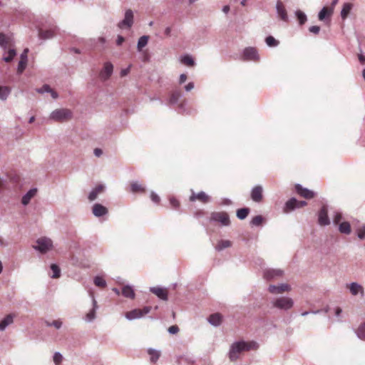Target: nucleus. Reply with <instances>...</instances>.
<instances>
[{
  "label": "nucleus",
  "instance_id": "52",
  "mask_svg": "<svg viewBox=\"0 0 365 365\" xmlns=\"http://www.w3.org/2000/svg\"><path fill=\"white\" fill-rule=\"evenodd\" d=\"M62 360H63V356L60 353L56 352L54 354L53 362L56 365H60L61 363L62 362Z\"/></svg>",
  "mask_w": 365,
  "mask_h": 365
},
{
  "label": "nucleus",
  "instance_id": "45",
  "mask_svg": "<svg viewBox=\"0 0 365 365\" xmlns=\"http://www.w3.org/2000/svg\"><path fill=\"white\" fill-rule=\"evenodd\" d=\"M264 218L262 215H257L254 217L250 221L252 226H260L262 224Z\"/></svg>",
  "mask_w": 365,
  "mask_h": 365
},
{
  "label": "nucleus",
  "instance_id": "10",
  "mask_svg": "<svg viewBox=\"0 0 365 365\" xmlns=\"http://www.w3.org/2000/svg\"><path fill=\"white\" fill-rule=\"evenodd\" d=\"M291 290V287L288 284L282 283L278 285L270 284L268 287V291L274 294H282L283 292H287Z\"/></svg>",
  "mask_w": 365,
  "mask_h": 365
},
{
  "label": "nucleus",
  "instance_id": "47",
  "mask_svg": "<svg viewBox=\"0 0 365 365\" xmlns=\"http://www.w3.org/2000/svg\"><path fill=\"white\" fill-rule=\"evenodd\" d=\"M9 39L3 33H0V46L4 48H6L9 46Z\"/></svg>",
  "mask_w": 365,
  "mask_h": 365
},
{
  "label": "nucleus",
  "instance_id": "1",
  "mask_svg": "<svg viewBox=\"0 0 365 365\" xmlns=\"http://www.w3.org/2000/svg\"><path fill=\"white\" fill-rule=\"evenodd\" d=\"M72 256L70 257V262L76 266H81L83 262V250L79 242L72 239L70 240V252Z\"/></svg>",
  "mask_w": 365,
  "mask_h": 365
},
{
  "label": "nucleus",
  "instance_id": "49",
  "mask_svg": "<svg viewBox=\"0 0 365 365\" xmlns=\"http://www.w3.org/2000/svg\"><path fill=\"white\" fill-rule=\"evenodd\" d=\"M16 51L14 49L10 48L8 51V56L4 58V61L7 63L11 62L16 56Z\"/></svg>",
  "mask_w": 365,
  "mask_h": 365
},
{
  "label": "nucleus",
  "instance_id": "37",
  "mask_svg": "<svg viewBox=\"0 0 365 365\" xmlns=\"http://www.w3.org/2000/svg\"><path fill=\"white\" fill-rule=\"evenodd\" d=\"M231 246V242L230 240H220L218 242L215 247V250L218 252L223 250L225 248H228Z\"/></svg>",
  "mask_w": 365,
  "mask_h": 365
},
{
  "label": "nucleus",
  "instance_id": "20",
  "mask_svg": "<svg viewBox=\"0 0 365 365\" xmlns=\"http://www.w3.org/2000/svg\"><path fill=\"white\" fill-rule=\"evenodd\" d=\"M196 200H199L200 201L206 203L210 201V197L203 191H201L197 194H195L194 192H192L191 196L190 197V200L193 202Z\"/></svg>",
  "mask_w": 365,
  "mask_h": 365
},
{
  "label": "nucleus",
  "instance_id": "18",
  "mask_svg": "<svg viewBox=\"0 0 365 365\" xmlns=\"http://www.w3.org/2000/svg\"><path fill=\"white\" fill-rule=\"evenodd\" d=\"M150 291L160 299L164 301L168 300V291L166 289L159 287H152L150 288Z\"/></svg>",
  "mask_w": 365,
  "mask_h": 365
},
{
  "label": "nucleus",
  "instance_id": "51",
  "mask_svg": "<svg viewBox=\"0 0 365 365\" xmlns=\"http://www.w3.org/2000/svg\"><path fill=\"white\" fill-rule=\"evenodd\" d=\"M357 237L360 240L365 239V225H362L356 230Z\"/></svg>",
  "mask_w": 365,
  "mask_h": 365
},
{
  "label": "nucleus",
  "instance_id": "44",
  "mask_svg": "<svg viewBox=\"0 0 365 365\" xmlns=\"http://www.w3.org/2000/svg\"><path fill=\"white\" fill-rule=\"evenodd\" d=\"M266 44L269 47H276L279 45V42L276 40L272 36H269L265 38Z\"/></svg>",
  "mask_w": 365,
  "mask_h": 365
},
{
  "label": "nucleus",
  "instance_id": "6",
  "mask_svg": "<svg viewBox=\"0 0 365 365\" xmlns=\"http://www.w3.org/2000/svg\"><path fill=\"white\" fill-rule=\"evenodd\" d=\"M134 21L133 12L131 9H127L125 12L124 19L118 24V27L120 29H130Z\"/></svg>",
  "mask_w": 365,
  "mask_h": 365
},
{
  "label": "nucleus",
  "instance_id": "61",
  "mask_svg": "<svg viewBox=\"0 0 365 365\" xmlns=\"http://www.w3.org/2000/svg\"><path fill=\"white\" fill-rule=\"evenodd\" d=\"M130 67L131 66L130 65L128 68L122 69L120 71V76L123 77L128 75V73L130 72Z\"/></svg>",
  "mask_w": 365,
  "mask_h": 365
},
{
  "label": "nucleus",
  "instance_id": "34",
  "mask_svg": "<svg viewBox=\"0 0 365 365\" xmlns=\"http://www.w3.org/2000/svg\"><path fill=\"white\" fill-rule=\"evenodd\" d=\"M149 36L144 35L139 38L137 43V49L138 51H141L148 42Z\"/></svg>",
  "mask_w": 365,
  "mask_h": 365
},
{
  "label": "nucleus",
  "instance_id": "50",
  "mask_svg": "<svg viewBox=\"0 0 365 365\" xmlns=\"http://www.w3.org/2000/svg\"><path fill=\"white\" fill-rule=\"evenodd\" d=\"M46 324L48 327L53 326L56 329H58L59 328H61V327L62 325V322L60 319H56V320H53L52 322L46 321Z\"/></svg>",
  "mask_w": 365,
  "mask_h": 365
},
{
  "label": "nucleus",
  "instance_id": "36",
  "mask_svg": "<svg viewBox=\"0 0 365 365\" xmlns=\"http://www.w3.org/2000/svg\"><path fill=\"white\" fill-rule=\"evenodd\" d=\"M355 333L359 339L365 341V322L359 326Z\"/></svg>",
  "mask_w": 365,
  "mask_h": 365
},
{
  "label": "nucleus",
  "instance_id": "30",
  "mask_svg": "<svg viewBox=\"0 0 365 365\" xmlns=\"http://www.w3.org/2000/svg\"><path fill=\"white\" fill-rule=\"evenodd\" d=\"M148 354L150 355V359L152 363H155L160 356V351L152 348L148 349Z\"/></svg>",
  "mask_w": 365,
  "mask_h": 365
},
{
  "label": "nucleus",
  "instance_id": "26",
  "mask_svg": "<svg viewBox=\"0 0 365 365\" xmlns=\"http://www.w3.org/2000/svg\"><path fill=\"white\" fill-rule=\"evenodd\" d=\"M208 322L210 324L217 327L222 322V315L219 313L212 314L209 317Z\"/></svg>",
  "mask_w": 365,
  "mask_h": 365
},
{
  "label": "nucleus",
  "instance_id": "58",
  "mask_svg": "<svg viewBox=\"0 0 365 365\" xmlns=\"http://www.w3.org/2000/svg\"><path fill=\"white\" fill-rule=\"evenodd\" d=\"M170 202L171 205L175 209L179 207V202L174 197L170 199Z\"/></svg>",
  "mask_w": 365,
  "mask_h": 365
},
{
  "label": "nucleus",
  "instance_id": "48",
  "mask_svg": "<svg viewBox=\"0 0 365 365\" xmlns=\"http://www.w3.org/2000/svg\"><path fill=\"white\" fill-rule=\"evenodd\" d=\"M51 269L53 272V274L51 275V277L52 278H58L60 277V272H61L59 267L56 264H52L51 266Z\"/></svg>",
  "mask_w": 365,
  "mask_h": 365
},
{
  "label": "nucleus",
  "instance_id": "27",
  "mask_svg": "<svg viewBox=\"0 0 365 365\" xmlns=\"http://www.w3.org/2000/svg\"><path fill=\"white\" fill-rule=\"evenodd\" d=\"M180 62L189 67H193L195 65V62L192 57V56L189 54H185L180 57Z\"/></svg>",
  "mask_w": 365,
  "mask_h": 365
},
{
  "label": "nucleus",
  "instance_id": "64",
  "mask_svg": "<svg viewBox=\"0 0 365 365\" xmlns=\"http://www.w3.org/2000/svg\"><path fill=\"white\" fill-rule=\"evenodd\" d=\"M95 156L100 157L103 154V150L100 148H95L93 150Z\"/></svg>",
  "mask_w": 365,
  "mask_h": 365
},
{
  "label": "nucleus",
  "instance_id": "2",
  "mask_svg": "<svg viewBox=\"0 0 365 365\" xmlns=\"http://www.w3.org/2000/svg\"><path fill=\"white\" fill-rule=\"evenodd\" d=\"M247 342L244 341H237L233 343L229 351V358L232 361L237 360L240 354L244 351H247Z\"/></svg>",
  "mask_w": 365,
  "mask_h": 365
},
{
  "label": "nucleus",
  "instance_id": "15",
  "mask_svg": "<svg viewBox=\"0 0 365 365\" xmlns=\"http://www.w3.org/2000/svg\"><path fill=\"white\" fill-rule=\"evenodd\" d=\"M262 192L263 188L261 185L255 186L251 190V199L255 202H260L263 198Z\"/></svg>",
  "mask_w": 365,
  "mask_h": 365
},
{
  "label": "nucleus",
  "instance_id": "39",
  "mask_svg": "<svg viewBox=\"0 0 365 365\" xmlns=\"http://www.w3.org/2000/svg\"><path fill=\"white\" fill-rule=\"evenodd\" d=\"M332 14V9H328L327 7H323L322 9L319 12L318 17L320 21L325 19L327 16H331Z\"/></svg>",
  "mask_w": 365,
  "mask_h": 365
},
{
  "label": "nucleus",
  "instance_id": "54",
  "mask_svg": "<svg viewBox=\"0 0 365 365\" xmlns=\"http://www.w3.org/2000/svg\"><path fill=\"white\" fill-rule=\"evenodd\" d=\"M342 219V215L341 212H336L334 216L333 221L335 224H339L341 220Z\"/></svg>",
  "mask_w": 365,
  "mask_h": 365
},
{
  "label": "nucleus",
  "instance_id": "7",
  "mask_svg": "<svg viewBox=\"0 0 365 365\" xmlns=\"http://www.w3.org/2000/svg\"><path fill=\"white\" fill-rule=\"evenodd\" d=\"M284 275V271L281 269L268 268L264 270V278L268 281L278 279Z\"/></svg>",
  "mask_w": 365,
  "mask_h": 365
},
{
  "label": "nucleus",
  "instance_id": "4",
  "mask_svg": "<svg viewBox=\"0 0 365 365\" xmlns=\"http://www.w3.org/2000/svg\"><path fill=\"white\" fill-rule=\"evenodd\" d=\"M33 247L41 253L44 254L52 250L53 242L51 239L41 237L36 240V245H34Z\"/></svg>",
  "mask_w": 365,
  "mask_h": 365
},
{
  "label": "nucleus",
  "instance_id": "43",
  "mask_svg": "<svg viewBox=\"0 0 365 365\" xmlns=\"http://www.w3.org/2000/svg\"><path fill=\"white\" fill-rule=\"evenodd\" d=\"M130 190L132 192H144L145 188L138 182H133L130 185Z\"/></svg>",
  "mask_w": 365,
  "mask_h": 365
},
{
  "label": "nucleus",
  "instance_id": "53",
  "mask_svg": "<svg viewBox=\"0 0 365 365\" xmlns=\"http://www.w3.org/2000/svg\"><path fill=\"white\" fill-rule=\"evenodd\" d=\"M247 351L251 350V349H256L258 348V344L255 341H251V342H247Z\"/></svg>",
  "mask_w": 365,
  "mask_h": 365
},
{
  "label": "nucleus",
  "instance_id": "13",
  "mask_svg": "<svg viewBox=\"0 0 365 365\" xmlns=\"http://www.w3.org/2000/svg\"><path fill=\"white\" fill-rule=\"evenodd\" d=\"M295 190L300 196L306 199H312L315 196L314 192L303 187L300 184L295 185Z\"/></svg>",
  "mask_w": 365,
  "mask_h": 365
},
{
  "label": "nucleus",
  "instance_id": "17",
  "mask_svg": "<svg viewBox=\"0 0 365 365\" xmlns=\"http://www.w3.org/2000/svg\"><path fill=\"white\" fill-rule=\"evenodd\" d=\"M92 212L95 217H100L108 214V209L99 203H96L93 205Z\"/></svg>",
  "mask_w": 365,
  "mask_h": 365
},
{
  "label": "nucleus",
  "instance_id": "40",
  "mask_svg": "<svg viewBox=\"0 0 365 365\" xmlns=\"http://www.w3.org/2000/svg\"><path fill=\"white\" fill-rule=\"evenodd\" d=\"M11 93V88L9 86H0V99L4 101Z\"/></svg>",
  "mask_w": 365,
  "mask_h": 365
},
{
  "label": "nucleus",
  "instance_id": "25",
  "mask_svg": "<svg viewBox=\"0 0 365 365\" xmlns=\"http://www.w3.org/2000/svg\"><path fill=\"white\" fill-rule=\"evenodd\" d=\"M142 317V314L140 312V309H135L130 312H126L125 318L128 320L132 321L136 319H139Z\"/></svg>",
  "mask_w": 365,
  "mask_h": 365
},
{
  "label": "nucleus",
  "instance_id": "31",
  "mask_svg": "<svg viewBox=\"0 0 365 365\" xmlns=\"http://www.w3.org/2000/svg\"><path fill=\"white\" fill-rule=\"evenodd\" d=\"M37 192L36 189L30 190L25 195L23 196L21 202L23 205H26L29 203L31 199L34 197Z\"/></svg>",
  "mask_w": 365,
  "mask_h": 365
},
{
  "label": "nucleus",
  "instance_id": "42",
  "mask_svg": "<svg viewBox=\"0 0 365 365\" xmlns=\"http://www.w3.org/2000/svg\"><path fill=\"white\" fill-rule=\"evenodd\" d=\"M295 15H296L300 25H303L307 20V15L303 11H302L300 10L296 11Z\"/></svg>",
  "mask_w": 365,
  "mask_h": 365
},
{
  "label": "nucleus",
  "instance_id": "63",
  "mask_svg": "<svg viewBox=\"0 0 365 365\" xmlns=\"http://www.w3.org/2000/svg\"><path fill=\"white\" fill-rule=\"evenodd\" d=\"M125 41V38L120 35H118L116 39V44L118 46L122 45V43Z\"/></svg>",
  "mask_w": 365,
  "mask_h": 365
},
{
  "label": "nucleus",
  "instance_id": "33",
  "mask_svg": "<svg viewBox=\"0 0 365 365\" xmlns=\"http://www.w3.org/2000/svg\"><path fill=\"white\" fill-rule=\"evenodd\" d=\"M339 230L342 234L349 235L351 232V225L348 222H343L339 225Z\"/></svg>",
  "mask_w": 365,
  "mask_h": 365
},
{
  "label": "nucleus",
  "instance_id": "16",
  "mask_svg": "<svg viewBox=\"0 0 365 365\" xmlns=\"http://www.w3.org/2000/svg\"><path fill=\"white\" fill-rule=\"evenodd\" d=\"M105 190V185L102 184H99L93 188L88 195V199L90 202H93L98 198V196L103 193Z\"/></svg>",
  "mask_w": 365,
  "mask_h": 365
},
{
  "label": "nucleus",
  "instance_id": "29",
  "mask_svg": "<svg viewBox=\"0 0 365 365\" xmlns=\"http://www.w3.org/2000/svg\"><path fill=\"white\" fill-rule=\"evenodd\" d=\"M122 294L127 298L133 299L135 292L133 287L130 285H125L122 289Z\"/></svg>",
  "mask_w": 365,
  "mask_h": 365
},
{
  "label": "nucleus",
  "instance_id": "56",
  "mask_svg": "<svg viewBox=\"0 0 365 365\" xmlns=\"http://www.w3.org/2000/svg\"><path fill=\"white\" fill-rule=\"evenodd\" d=\"M178 331H179V328L177 325H173L168 328V332L171 334H175Z\"/></svg>",
  "mask_w": 365,
  "mask_h": 365
},
{
  "label": "nucleus",
  "instance_id": "22",
  "mask_svg": "<svg viewBox=\"0 0 365 365\" xmlns=\"http://www.w3.org/2000/svg\"><path fill=\"white\" fill-rule=\"evenodd\" d=\"M297 200L295 197L290 198L288 201L286 202L284 211L285 212H289L290 211L294 210L296 208H298Z\"/></svg>",
  "mask_w": 365,
  "mask_h": 365
},
{
  "label": "nucleus",
  "instance_id": "8",
  "mask_svg": "<svg viewBox=\"0 0 365 365\" xmlns=\"http://www.w3.org/2000/svg\"><path fill=\"white\" fill-rule=\"evenodd\" d=\"M68 118V113L66 109H56L53 110L50 115L51 119L59 123L66 121Z\"/></svg>",
  "mask_w": 365,
  "mask_h": 365
},
{
  "label": "nucleus",
  "instance_id": "5",
  "mask_svg": "<svg viewBox=\"0 0 365 365\" xmlns=\"http://www.w3.org/2000/svg\"><path fill=\"white\" fill-rule=\"evenodd\" d=\"M210 221L220 222L222 226H229L230 220L225 212H213L210 215Z\"/></svg>",
  "mask_w": 365,
  "mask_h": 365
},
{
  "label": "nucleus",
  "instance_id": "3",
  "mask_svg": "<svg viewBox=\"0 0 365 365\" xmlns=\"http://www.w3.org/2000/svg\"><path fill=\"white\" fill-rule=\"evenodd\" d=\"M272 304V306L277 309L287 311L292 308L294 301L290 297H279L273 299Z\"/></svg>",
  "mask_w": 365,
  "mask_h": 365
},
{
  "label": "nucleus",
  "instance_id": "11",
  "mask_svg": "<svg viewBox=\"0 0 365 365\" xmlns=\"http://www.w3.org/2000/svg\"><path fill=\"white\" fill-rule=\"evenodd\" d=\"M275 7L278 17L283 21L288 22L289 17L283 3L280 0H278Z\"/></svg>",
  "mask_w": 365,
  "mask_h": 365
},
{
  "label": "nucleus",
  "instance_id": "19",
  "mask_svg": "<svg viewBox=\"0 0 365 365\" xmlns=\"http://www.w3.org/2000/svg\"><path fill=\"white\" fill-rule=\"evenodd\" d=\"M29 49H24V52L21 55L20 61L19 62L17 73L21 74L23 73L27 65V54Z\"/></svg>",
  "mask_w": 365,
  "mask_h": 365
},
{
  "label": "nucleus",
  "instance_id": "32",
  "mask_svg": "<svg viewBox=\"0 0 365 365\" xmlns=\"http://www.w3.org/2000/svg\"><path fill=\"white\" fill-rule=\"evenodd\" d=\"M349 289L351 293L354 296L357 295L359 292L363 293L364 292L362 286L356 282H351L349 285Z\"/></svg>",
  "mask_w": 365,
  "mask_h": 365
},
{
  "label": "nucleus",
  "instance_id": "59",
  "mask_svg": "<svg viewBox=\"0 0 365 365\" xmlns=\"http://www.w3.org/2000/svg\"><path fill=\"white\" fill-rule=\"evenodd\" d=\"M151 307H144L142 309H140V312L142 314V317L144 315L148 314L150 312Z\"/></svg>",
  "mask_w": 365,
  "mask_h": 365
},
{
  "label": "nucleus",
  "instance_id": "28",
  "mask_svg": "<svg viewBox=\"0 0 365 365\" xmlns=\"http://www.w3.org/2000/svg\"><path fill=\"white\" fill-rule=\"evenodd\" d=\"M55 35L54 29L43 30L39 29L38 36L42 39H48L52 38Z\"/></svg>",
  "mask_w": 365,
  "mask_h": 365
},
{
  "label": "nucleus",
  "instance_id": "24",
  "mask_svg": "<svg viewBox=\"0 0 365 365\" xmlns=\"http://www.w3.org/2000/svg\"><path fill=\"white\" fill-rule=\"evenodd\" d=\"M14 314H9L6 315L1 322H0V331H4L7 326L12 324L14 322Z\"/></svg>",
  "mask_w": 365,
  "mask_h": 365
},
{
  "label": "nucleus",
  "instance_id": "60",
  "mask_svg": "<svg viewBox=\"0 0 365 365\" xmlns=\"http://www.w3.org/2000/svg\"><path fill=\"white\" fill-rule=\"evenodd\" d=\"M232 202L231 200H230L228 198H222L220 204L222 205H232Z\"/></svg>",
  "mask_w": 365,
  "mask_h": 365
},
{
  "label": "nucleus",
  "instance_id": "14",
  "mask_svg": "<svg viewBox=\"0 0 365 365\" xmlns=\"http://www.w3.org/2000/svg\"><path fill=\"white\" fill-rule=\"evenodd\" d=\"M113 71V66L110 62H106L103 68L100 73V77L103 81L108 80L112 75Z\"/></svg>",
  "mask_w": 365,
  "mask_h": 365
},
{
  "label": "nucleus",
  "instance_id": "38",
  "mask_svg": "<svg viewBox=\"0 0 365 365\" xmlns=\"http://www.w3.org/2000/svg\"><path fill=\"white\" fill-rule=\"evenodd\" d=\"M250 208L248 207H243V208H240V209H238L237 210V217L238 219L240 220H244L245 219L248 214L250 213Z\"/></svg>",
  "mask_w": 365,
  "mask_h": 365
},
{
  "label": "nucleus",
  "instance_id": "21",
  "mask_svg": "<svg viewBox=\"0 0 365 365\" xmlns=\"http://www.w3.org/2000/svg\"><path fill=\"white\" fill-rule=\"evenodd\" d=\"M93 308L87 313L85 317V320L87 322H91L96 319V313L98 309L97 302L94 297L92 299Z\"/></svg>",
  "mask_w": 365,
  "mask_h": 365
},
{
  "label": "nucleus",
  "instance_id": "41",
  "mask_svg": "<svg viewBox=\"0 0 365 365\" xmlns=\"http://www.w3.org/2000/svg\"><path fill=\"white\" fill-rule=\"evenodd\" d=\"M181 96L182 95L180 91L177 90L174 91L170 95L169 103L170 104H176Z\"/></svg>",
  "mask_w": 365,
  "mask_h": 365
},
{
  "label": "nucleus",
  "instance_id": "35",
  "mask_svg": "<svg viewBox=\"0 0 365 365\" xmlns=\"http://www.w3.org/2000/svg\"><path fill=\"white\" fill-rule=\"evenodd\" d=\"M353 5L350 3H345L343 5L342 9L341 11V16L343 19H345L349 14L350 13Z\"/></svg>",
  "mask_w": 365,
  "mask_h": 365
},
{
  "label": "nucleus",
  "instance_id": "9",
  "mask_svg": "<svg viewBox=\"0 0 365 365\" xmlns=\"http://www.w3.org/2000/svg\"><path fill=\"white\" fill-rule=\"evenodd\" d=\"M318 223L321 226H327L330 224L327 205H323L318 212Z\"/></svg>",
  "mask_w": 365,
  "mask_h": 365
},
{
  "label": "nucleus",
  "instance_id": "46",
  "mask_svg": "<svg viewBox=\"0 0 365 365\" xmlns=\"http://www.w3.org/2000/svg\"><path fill=\"white\" fill-rule=\"evenodd\" d=\"M93 282H94L95 285L97 287H105L106 286V280L101 277H99V276L95 277Z\"/></svg>",
  "mask_w": 365,
  "mask_h": 365
},
{
  "label": "nucleus",
  "instance_id": "62",
  "mask_svg": "<svg viewBox=\"0 0 365 365\" xmlns=\"http://www.w3.org/2000/svg\"><path fill=\"white\" fill-rule=\"evenodd\" d=\"M194 83L190 82L185 86V89L187 92H189L194 88Z\"/></svg>",
  "mask_w": 365,
  "mask_h": 365
},
{
  "label": "nucleus",
  "instance_id": "12",
  "mask_svg": "<svg viewBox=\"0 0 365 365\" xmlns=\"http://www.w3.org/2000/svg\"><path fill=\"white\" fill-rule=\"evenodd\" d=\"M243 59L247 61H255L259 59L257 51L255 48L247 47L243 51Z\"/></svg>",
  "mask_w": 365,
  "mask_h": 365
},
{
  "label": "nucleus",
  "instance_id": "55",
  "mask_svg": "<svg viewBox=\"0 0 365 365\" xmlns=\"http://www.w3.org/2000/svg\"><path fill=\"white\" fill-rule=\"evenodd\" d=\"M151 200L155 203H158L160 200V197L153 191L150 193Z\"/></svg>",
  "mask_w": 365,
  "mask_h": 365
},
{
  "label": "nucleus",
  "instance_id": "57",
  "mask_svg": "<svg viewBox=\"0 0 365 365\" xmlns=\"http://www.w3.org/2000/svg\"><path fill=\"white\" fill-rule=\"evenodd\" d=\"M309 31L314 34H318L320 31V27L318 26H312L309 27Z\"/></svg>",
  "mask_w": 365,
  "mask_h": 365
},
{
  "label": "nucleus",
  "instance_id": "23",
  "mask_svg": "<svg viewBox=\"0 0 365 365\" xmlns=\"http://www.w3.org/2000/svg\"><path fill=\"white\" fill-rule=\"evenodd\" d=\"M36 92L43 93L44 92L49 93L53 99H56L58 96L57 92L52 89L48 85L45 84L41 88H37Z\"/></svg>",
  "mask_w": 365,
  "mask_h": 365
}]
</instances>
